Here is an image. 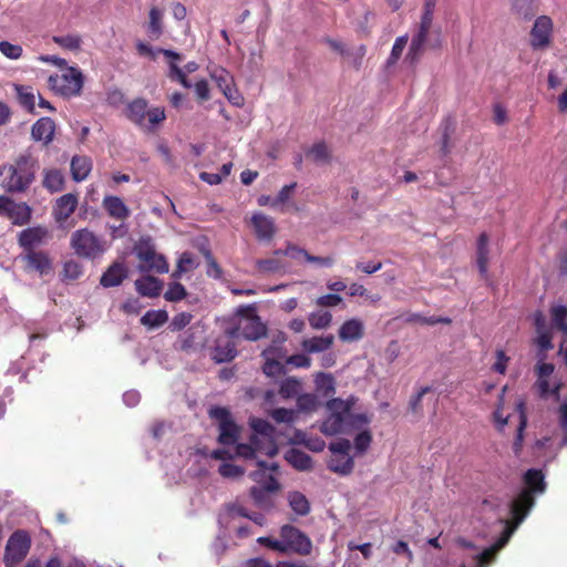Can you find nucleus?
<instances>
[{"label":"nucleus","mask_w":567,"mask_h":567,"mask_svg":"<svg viewBox=\"0 0 567 567\" xmlns=\"http://www.w3.org/2000/svg\"><path fill=\"white\" fill-rule=\"evenodd\" d=\"M39 168L38 158L32 148L28 147L11 164L0 165V185L7 193L21 194L27 192L35 181Z\"/></svg>","instance_id":"nucleus-1"},{"label":"nucleus","mask_w":567,"mask_h":567,"mask_svg":"<svg viewBox=\"0 0 567 567\" xmlns=\"http://www.w3.org/2000/svg\"><path fill=\"white\" fill-rule=\"evenodd\" d=\"M280 553H293L307 556L312 550V542L309 536L298 527L285 524L280 527Z\"/></svg>","instance_id":"nucleus-2"},{"label":"nucleus","mask_w":567,"mask_h":567,"mask_svg":"<svg viewBox=\"0 0 567 567\" xmlns=\"http://www.w3.org/2000/svg\"><path fill=\"white\" fill-rule=\"evenodd\" d=\"M208 415L218 423V442L223 445H234L239 436V426L234 421L229 409L214 405L208 410Z\"/></svg>","instance_id":"nucleus-3"},{"label":"nucleus","mask_w":567,"mask_h":567,"mask_svg":"<svg viewBox=\"0 0 567 567\" xmlns=\"http://www.w3.org/2000/svg\"><path fill=\"white\" fill-rule=\"evenodd\" d=\"M71 247L82 258L95 259L104 252L101 239L87 228L75 230L71 236Z\"/></svg>","instance_id":"nucleus-4"},{"label":"nucleus","mask_w":567,"mask_h":567,"mask_svg":"<svg viewBox=\"0 0 567 567\" xmlns=\"http://www.w3.org/2000/svg\"><path fill=\"white\" fill-rule=\"evenodd\" d=\"M52 87L62 96H79L84 84V75L76 66H68L61 75L50 76Z\"/></svg>","instance_id":"nucleus-5"},{"label":"nucleus","mask_w":567,"mask_h":567,"mask_svg":"<svg viewBox=\"0 0 567 567\" xmlns=\"http://www.w3.org/2000/svg\"><path fill=\"white\" fill-rule=\"evenodd\" d=\"M31 538L25 530L18 529L9 537L3 555V563L7 567H14L21 563L29 553Z\"/></svg>","instance_id":"nucleus-6"},{"label":"nucleus","mask_w":567,"mask_h":567,"mask_svg":"<svg viewBox=\"0 0 567 567\" xmlns=\"http://www.w3.org/2000/svg\"><path fill=\"white\" fill-rule=\"evenodd\" d=\"M252 305H243L237 309V313L244 316L246 312H251L244 322H241V337L248 341H257L267 337V326L261 321V318L254 312Z\"/></svg>","instance_id":"nucleus-7"},{"label":"nucleus","mask_w":567,"mask_h":567,"mask_svg":"<svg viewBox=\"0 0 567 567\" xmlns=\"http://www.w3.org/2000/svg\"><path fill=\"white\" fill-rule=\"evenodd\" d=\"M554 23L550 17L539 16L530 30V47L533 50H545L551 44Z\"/></svg>","instance_id":"nucleus-8"},{"label":"nucleus","mask_w":567,"mask_h":567,"mask_svg":"<svg viewBox=\"0 0 567 567\" xmlns=\"http://www.w3.org/2000/svg\"><path fill=\"white\" fill-rule=\"evenodd\" d=\"M536 498L528 495L527 492H519L511 502L509 512L512 515L513 525L507 526L505 530H514L527 517L530 509L534 507Z\"/></svg>","instance_id":"nucleus-9"},{"label":"nucleus","mask_w":567,"mask_h":567,"mask_svg":"<svg viewBox=\"0 0 567 567\" xmlns=\"http://www.w3.org/2000/svg\"><path fill=\"white\" fill-rule=\"evenodd\" d=\"M20 260L24 264L27 272H38L40 276H45L52 270V261L48 252L43 250H28L19 256Z\"/></svg>","instance_id":"nucleus-10"},{"label":"nucleus","mask_w":567,"mask_h":567,"mask_svg":"<svg viewBox=\"0 0 567 567\" xmlns=\"http://www.w3.org/2000/svg\"><path fill=\"white\" fill-rule=\"evenodd\" d=\"M280 484L278 480L272 475H267L265 482L261 485H254L249 489L250 497L259 508L271 507L269 494L279 491Z\"/></svg>","instance_id":"nucleus-11"},{"label":"nucleus","mask_w":567,"mask_h":567,"mask_svg":"<svg viewBox=\"0 0 567 567\" xmlns=\"http://www.w3.org/2000/svg\"><path fill=\"white\" fill-rule=\"evenodd\" d=\"M257 453H265L268 456H274L277 453V447L270 446L268 450H265L260 437H257L256 435H250L249 443H238L236 446L237 456L247 461L256 460Z\"/></svg>","instance_id":"nucleus-12"},{"label":"nucleus","mask_w":567,"mask_h":567,"mask_svg":"<svg viewBox=\"0 0 567 567\" xmlns=\"http://www.w3.org/2000/svg\"><path fill=\"white\" fill-rule=\"evenodd\" d=\"M128 277V269L124 261H114L100 278L103 288L118 287Z\"/></svg>","instance_id":"nucleus-13"},{"label":"nucleus","mask_w":567,"mask_h":567,"mask_svg":"<svg viewBox=\"0 0 567 567\" xmlns=\"http://www.w3.org/2000/svg\"><path fill=\"white\" fill-rule=\"evenodd\" d=\"M524 487L522 492H527L528 495H533L535 498L538 495L545 493L547 484L545 482V475L542 470L529 468L523 475Z\"/></svg>","instance_id":"nucleus-14"},{"label":"nucleus","mask_w":567,"mask_h":567,"mask_svg":"<svg viewBox=\"0 0 567 567\" xmlns=\"http://www.w3.org/2000/svg\"><path fill=\"white\" fill-rule=\"evenodd\" d=\"M55 133V123L51 117H40L31 127V138L34 142H42L43 145H49Z\"/></svg>","instance_id":"nucleus-15"},{"label":"nucleus","mask_w":567,"mask_h":567,"mask_svg":"<svg viewBox=\"0 0 567 567\" xmlns=\"http://www.w3.org/2000/svg\"><path fill=\"white\" fill-rule=\"evenodd\" d=\"M78 197L74 194H65L59 197L53 208V216L58 223L65 221L76 209Z\"/></svg>","instance_id":"nucleus-16"},{"label":"nucleus","mask_w":567,"mask_h":567,"mask_svg":"<svg viewBox=\"0 0 567 567\" xmlns=\"http://www.w3.org/2000/svg\"><path fill=\"white\" fill-rule=\"evenodd\" d=\"M135 290L142 297L156 298L163 289V281L154 276L146 275L135 280Z\"/></svg>","instance_id":"nucleus-17"},{"label":"nucleus","mask_w":567,"mask_h":567,"mask_svg":"<svg viewBox=\"0 0 567 567\" xmlns=\"http://www.w3.org/2000/svg\"><path fill=\"white\" fill-rule=\"evenodd\" d=\"M251 223L258 239L270 240L274 237L276 227L271 217L266 216L262 213H257L252 215Z\"/></svg>","instance_id":"nucleus-18"},{"label":"nucleus","mask_w":567,"mask_h":567,"mask_svg":"<svg viewBox=\"0 0 567 567\" xmlns=\"http://www.w3.org/2000/svg\"><path fill=\"white\" fill-rule=\"evenodd\" d=\"M429 32L430 29L419 27L416 34L412 38L409 52L405 58L411 65H415L422 56Z\"/></svg>","instance_id":"nucleus-19"},{"label":"nucleus","mask_w":567,"mask_h":567,"mask_svg":"<svg viewBox=\"0 0 567 567\" xmlns=\"http://www.w3.org/2000/svg\"><path fill=\"white\" fill-rule=\"evenodd\" d=\"M237 353L234 341L218 339L213 348L212 359L217 363H226L235 359Z\"/></svg>","instance_id":"nucleus-20"},{"label":"nucleus","mask_w":567,"mask_h":567,"mask_svg":"<svg viewBox=\"0 0 567 567\" xmlns=\"http://www.w3.org/2000/svg\"><path fill=\"white\" fill-rule=\"evenodd\" d=\"M45 230L41 227H30L20 231L18 236V243L23 249V252L28 250H35L34 247L41 244Z\"/></svg>","instance_id":"nucleus-21"},{"label":"nucleus","mask_w":567,"mask_h":567,"mask_svg":"<svg viewBox=\"0 0 567 567\" xmlns=\"http://www.w3.org/2000/svg\"><path fill=\"white\" fill-rule=\"evenodd\" d=\"M285 460L297 471L307 472L312 470V457L298 449H290L285 453Z\"/></svg>","instance_id":"nucleus-22"},{"label":"nucleus","mask_w":567,"mask_h":567,"mask_svg":"<svg viewBox=\"0 0 567 567\" xmlns=\"http://www.w3.org/2000/svg\"><path fill=\"white\" fill-rule=\"evenodd\" d=\"M71 175L72 179L80 183L89 176L92 171V161L85 155H74L71 159Z\"/></svg>","instance_id":"nucleus-23"},{"label":"nucleus","mask_w":567,"mask_h":567,"mask_svg":"<svg viewBox=\"0 0 567 567\" xmlns=\"http://www.w3.org/2000/svg\"><path fill=\"white\" fill-rule=\"evenodd\" d=\"M334 341L333 334L312 337L301 342V348L306 353H321L329 350Z\"/></svg>","instance_id":"nucleus-24"},{"label":"nucleus","mask_w":567,"mask_h":567,"mask_svg":"<svg viewBox=\"0 0 567 567\" xmlns=\"http://www.w3.org/2000/svg\"><path fill=\"white\" fill-rule=\"evenodd\" d=\"M103 207L111 217L116 219H125L131 213L124 202L113 195H107L103 198Z\"/></svg>","instance_id":"nucleus-25"},{"label":"nucleus","mask_w":567,"mask_h":567,"mask_svg":"<svg viewBox=\"0 0 567 567\" xmlns=\"http://www.w3.org/2000/svg\"><path fill=\"white\" fill-rule=\"evenodd\" d=\"M511 534L512 530H505L502 537L494 545L477 554L475 556L477 567H484L485 565L493 561L497 551L508 542Z\"/></svg>","instance_id":"nucleus-26"},{"label":"nucleus","mask_w":567,"mask_h":567,"mask_svg":"<svg viewBox=\"0 0 567 567\" xmlns=\"http://www.w3.org/2000/svg\"><path fill=\"white\" fill-rule=\"evenodd\" d=\"M488 240L489 238L486 233H482L477 239L476 262L482 277H486L488 270Z\"/></svg>","instance_id":"nucleus-27"},{"label":"nucleus","mask_w":567,"mask_h":567,"mask_svg":"<svg viewBox=\"0 0 567 567\" xmlns=\"http://www.w3.org/2000/svg\"><path fill=\"white\" fill-rule=\"evenodd\" d=\"M363 336V324L358 319L344 321L339 329V338L342 341L352 342L361 339Z\"/></svg>","instance_id":"nucleus-28"},{"label":"nucleus","mask_w":567,"mask_h":567,"mask_svg":"<svg viewBox=\"0 0 567 567\" xmlns=\"http://www.w3.org/2000/svg\"><path fill=\"white\" fill-rule=\"evenodd\" d=\"M147 112V101L143 97L134 99L128 103L126 117L138 126L144 124Z\"/></svg>","instance_id":"nucleus-29"},{"label":"nucleus","mask_w":567,"mask_h":567,"mask_svg":"<svg viewBox=\"0 0 567 567\" xmlns=\"http://www.w3.org/2000/svg\"><path fill=\"white\" fill-rule=\"evenodd\" d=\"M320 431L327 436L344 433L347 431V419L330 413L320 425Z\"/></svg>","instance_id":"nucleus-30"},{"label":"nucleus","mask_w":567,"mask_h":567,"mask_svg":"<svg viewBox=\"0 0 567 567\" xmlns=\"http://www.w3.org/2000/svg\"><path fill=\"white\" fill-rule=\"evenodd\" d=\"M288 504L292 512L298 516H307L310 511L311 506L308 501V498L298 491L289 492L287 495Z\"/></svg>","instance_id":"nucleus-31"},{"label":"nucleus","mask_w":567,"mask_h":567,"mask_svg":"<svg viewBox=\"0 0 567 567\" xmlns=\"http://www.w3.org/2000/svg\"><path fill=\"white\" fill-rule=\"evenodd\" d=\"M511 11L517 19L527 21L534 18L537 8L534 0H511Z\"/></svg>","instance_id":"nucleus-32"},{"label":"nucleus","mask_w":567,"mask_h":567,"mask_svg":"<svg viewBox=\"0 0 567 567\" xmlns=\"http://www.w3.org/2000/svg\"><path fill=\"white\" fill-rule=\"evenodd\" d=\"M250 427L254 431V433L251 435H256L257 437H259V435H260L262 437V439H260L261 441L265 440L268 443H270L271 446H275L274 437H275L276 430H275V426L270 422H268L267 420H264V419H252L250 421Z\"/></svg>","instance_id":"nucleus-33"},{"label":"nucleus","mask_w":567,"mask_h":567,"mask_svg":"<svg viewBox=\"0 0 567 567\" xmlns=\"http://www.w3.org/2000/svg\"><path fill=\"white\" fill-rule=\"evenodd\" d=\"M42 185L50 193L61 192L64 187V176L62 172L56 168L44 171Z\"/></svg>","instance_id":"nucleus-34"},{"label":"nucleus","mask_w":567,"mask_h":567,"mask_svg":"<svg viewBox=\"0 0 567 567\" xmlns=\"http://www.w3.org/2000/svg\"><path fill=\"white\" fill-rule=\"evenodd\" d=\"M440 130L442 132L441 151L446 155L451 152V137L456 130L455 118L453 116L444 117L440 124Z\"/></svg>","instance_id":"nucleus-35"},{"label":"nucleus","mask_w":567,"mask_h":567,"mask_svg":"<svg viewBox=\"0 0 567 567\" xmlns=\"http://www.w3.org/2000/svg\"><path fill=\"white\" fill-rule=\"evenodd\" d=\"M306 156L317 165L330 162L331 153L324 142H317L306 151Z\"/></svg>","instance_id":"nucleus-36"},{"label":"nucleus","mask_w":567,"mask_h":567,"mask_svg":"<svg viewBox=\"0 0 567 567\" xmlns=\"http://www.w3.org/2000/svg\"><path fill=\"white\" fill-rule=\"evenodd\" d=\"M31 207L27 203H13L8 217L18 226L25 225L31 219Z\"/></svg>","instance_id":"nucleus-37"},{"label":"nucleus","mask_w":567,"mask_h":567,"mask_svg":"<svg viewBox=\"0 0 567 567\" xmlns=\"http://www.w3.org/2000/svg\"><path fill=\"white\" fill-rule=\"evenodd\" d=\"M287 341V336L282 331H278L277 334L274 336L271 344L265 348L261 351V357H277L285 358L286 349L284 348V343Z\"/></svg>","instance_id":"nucleus-38"},{"label":"nucleus","mask_w":567,"mask_h":567,"mask_svg":"<svg viewBox=\"0 0 567 567\" xmlns=\"http://www.w3.org/2000/svg\"><path fill=\"white\" fill-rule=\"evenodd\" d=\"M155 245L152 237H142L134 246L135 256L142 261H151L155 257Z\"/></svg>","instance_id":"nucleus-39"},{"label":"nucleus","mask_w":567,"mask_h":567,"mask_svg":"<svg viewBox=\"0 0 567 567\" xmlns=\"http://www.w3.org/2000/svg\"><path fill=\"white\" fill-rule=\"evenodd\" d=\"M354 402L355 400L353 396H350L347 400L336 398L327 402V409L330 411L331 414H337L347 419Z\"/></svg>","instance_id":"nucleus-40"},{"label":"nucleus","mask_w":567,"mask_h":567,"mask_svg":"<svg viewBox=\"0 0 567 567\" xmlns=\"http://www.w3.org/2000/svg\"><path fill=\"white\" fill-rule=\"evenodd\" d=\"M167 320L168 313L166 310H148L142 316L141 323L151 329H155L163 326Z\"/></svg>","instance_id":"nucleus-41"},{"label":"nucleus","mask_w":567,"mask_h":567,"mask_svg":"<svg viewBox=\"0 0 567 567\" xmlns=\"http://www.w3.org/2000/svg\"><path fill=\"white\" fill-rule=\"evenodd\" d=\"M516 410L518 412V415H519V424L517 426V434H516V439L514 441V444H513V449H514V452L516 454H518L522 450V446H523V433H524V430L526 429L527 426V415H526V412H525V402L524 401H519L516 403Z\"/></svg>","instance_id":"nucleus-42"},{"label":"nucleus","mask_w":567,"mask_h":567,"mask_svg":"<svg viewBox=\"0 0 567 567\" xmlns=\"http://www.w3.org/2000/svg\"><path fill=\"white\" fill-rule=\"evenodd\" d=\"M354 461L352 456H336L330 460L328 468L340 475H348L352 472Z\"/></svg>","instance_id":"nucleus-43"},{"label":"nucleus","mask_w":567,"mask_h":567,"mask_svg":"<svg viewBox=\"0 0 567 567\" xmlns=\"http://www.w3.org/2000/svg\"><path fill=\"white\" fill-rule=\"evenodd\" d=\"M316 388L324 396H330L336 392V382L331 373L319 372L315 378Z\"/></svg>","instance_id":"nucleus-44"},{"label":"nucleus","mask_w":567,"mask_h":567,"mask_svg":"<svg viewBox=\"0 0 567 567\" xmlns=\"http://www.w3.org/2000/svg\"><path fill=\"white\" fill-rule=\"evenodd\" d=\"M138 270L142 272L154 270L157 274H166L168 272V264L162 254L155 251V257L151 258V261H146V266L140 265Z\"/></svg>","instance_id":"nucleus-45"},{"label":"nucleus","mask_w":567,"mask_h":567,"mask_svg":"<svg viewBox=\"0 0 567 567\" xmlns=\"http://www.w3.org/2000/svg\"><path fill=\"white\" fill-rule=\"evenodd\" d=\"M265 362L262 364V373L266 377L274 378L277 375L286 374V368L282 363H280L276 358L277 357H262Z\"/></svg>","instance_id":"nucleus-46"},{"label":"nucleus","mask_w":567,"mask_h":567,"mask_svg":"<svg viewBox=\"0 0 567 567\" xmlns=\"http://www.w3.org/2000/svg\"><path fill=\"white\" fill-rule=\"evenodd\" d=\"M300 381L296 378L289 377L281 381L279 385V394L284 399L295 398L300 390Z\"/></svg>","instance_id":"nucleus-47"},{"label":"nucleus","mask_w":567,"mask_h":567,"mask_svg":"<svg viewBox=\"0 0 567 567\" xmlns=\"http://www.w3.org/2000/svg\"><path fill=\"white\" fill-rule=\"evenodd\" d=\"M210 76L217 83L223 93L233 86V76L224 68L215 69L210 73Z\"/></svg>","instance_id":"nucleus-48"},{"label":"nucleus","mask_w":567,"mask_h":567,"mask_svg":"<svg viewBox=\"0 0 567 567\" xmlns=\"http://www.w3.org/2000/svg\"><path fill=\"white\" fill-rule=\"evenodd\" d=\"M53 42L63 49L76 51L81 48L82 40L76 34L54 35Z\"/></svg>","instance_id":"nucleus-49"},{"label":"nucleus","mask_w":567,"mask_h":567,"mask_svg":"<svg viewBox=\"0 0 567 567\" xmlns=\"http://www.w3.org/2000/svg\"><path fill=\"white\" fill-rule=\"evenodd\" d=\"M308 320L311 328L320 330L329 327L332 316L329 311H315L309 315Z\"/></svg>","instance_id":"nucleus-50"},{"label":"nucleus","mask_w":567,"mask_h":567,"mask_svg":"<svg viewBox=\"0 0 567 567\" xmlns=\"http://www.w3.org/2000/svg\"><path fill=\"white\" fill-rule=\"evenodd\" d=\"M320 402L316 394L303 393L297 398V408L302 412H312L318 409Z\"/></svg>","instance_id":"nucleus-51"},{"label":"nucleus","mask_w":567,"mask_h":567,"mask_svg":"<svg viewBox=\"0 0 567 567\" xmlns=\"http://www.w3.org/2000/svg\"><path fill=\"white\" fill-rule=\"evenodd\" d=\"M187 296L186 288L178 281L171 282L164 293V299L168 302H178Z\"/></svg>","instance_id":"nucleus-52"},{"label":"nucleus","mask_w":567,"mask_h":567,"mask_svg":"<svg viewBox=\"0 0 567 567\" xmlns=\"http://www.w3.org/2000/svg\"><path fill=\"white\" fill-rule=\"evenodd\" d=\"M19 103L30 113H34V94L23 85H16Z\"/></svg>","instance_id":"nucleus-53"},{"label":"nucleus","mask_w":567,"mask_h":567,"mask_svg":"<svg viewBox=\"0 0 567 567\" xmlns=\"http://www.w3.org/2000/svg\"><path fill=\"white\" fill-rule=\"evenodd\" d=\"M551 322L555 328L567 333V308L556 306L551 309Z\"/></svg>","instance_id":"nucleus-54"},{"label":"nucleus","mask_w":567,"mask_h":567,"mask_svg":"<svg viewBox=\"0 0 567 567\" xmlns=\"http://www.w3.org/2000/svg\"><path fill=\"white\" fill-rule=\"evenodd\" d=\"M83 274V267L75 260H68L63 264L62 280H75Z\"/></svg>","instance_id":"nucleus-55"},{"label":"nucleus","mask_w":567,"mask_h":567,"mask_svg":"<svg viewBox=\"0 0 567 567\" xmlns=\"http://www.w3.org/2000/svg\"><path fill=\"white\" fill-rule=\"evenodd\" d=\"M435 7H436V0H424L421 21H420L419 27L431 29Z\"/></svg>","instance_id":"nucleus-56"},{"label":"nucleus","mask_w":567,"mask_h":567,"mask_svg":"<svg viewBox=\"0 0 567 567\" xmlns=\"http://www.w3.org/2000/svg\"><path fill=\"white\" fill-rule=\"evenodd\" d=\"M162 11L155 7L150 10V23L148 32L154 35H161L163 32L162 28Z\"/></svg>","instance_id":"nucleus-57"},{"label":"nucleus","mask_w":567,"mask_h":567,"mask_svg":"<svg viewBox=\"0 0 567 567\" xmlns=\"http://www.w3.org/2000/svg\"><path fill=\"white\" fill-rule=\"evenodd\" d=\"M413 322H419L421 324H427V326H435L437 323H444V324H451L452 319L449 317H441V316H431V317H423L421 315H413L412 318L409 319Z\"/></svg>","instance_id":"nucleus-58"},{"label":"nucleus","mask_w":567,"mask_h":567,"mask_svg":"<svg viewBox=\"0 0 567 567\" xmlns=\"http://www.w3.org/2000/svg\"><path fill=\"white\" fill-rule=\"evenodd\" d=\"M271 416L277 423L291 424L295 422L296 413L291 409L277 408L272 411Z\"/></svg>","instance_id":"nucleus-59"},{"label":"nucleus","mask_w":567,"mask_h":567,"mask_svg":"<svg viewBox=\"0 0 567 567\" xmlns=\"http://www.w3.org/2000/svg\"><path fill=\"white\" fill-rule=\"evenodd\" d=\"M0 52L9 59L17 60L22 55L23 50L18 44H12L9 41H1Z\"/></svg>","instance_id":"nucleus-60"},{"label":"nucleus","mask_w":567,"mask_h":567,"mask_svg":"<svg viewBox=\"0 0 567 567\" xmlns=\"http://www.w3.org/2000/svg\"><path fill=\"white\" fill-rule=\"evenodd\" d=\"M297 187V183L293 182L291 184H288V185H285L278 193L277 197L274 198L272 203H271V207H277L279 205H282V204H286L290 196H291V193L296 189Z\"/></svg>","instance_id":"nucleus-61"},{"label":"nucleus","mask_w":567,"mask_h":567,"mask_svg":"<svg viewBox=\"0 0 567 567\" xmlns=\"http://www.w3.org/2000/svg\"><path fill=\"white\" fill-rule=\"evenodd\" d=\"M219 474L226 478H236L244 474V470L231 463H223L218 468Z\"/></svg>","instance_id":"nucleus-62"},{"label":"nucleus","mask_w":567,"mask_h":567,"mask_svg":"<svg viewBox=\"0 0 567 567\" xmlns=\"http://www.w3.org/2000/svg\"><path fill=\"white\" fill-rule=\"evenodd\" d=\"M193 316L188 312H181L174 316L169 323L172 331H179L190 323Z\"/></svg>","instance_id":"nucleus-63"},{"label":"nucleus","mask_w":567,"mask_h":567,"mask_svg":"<svg viewBox=\"0 0 567 567\" xmlns=\"http://www.w3.org/2000/svg\"><path fill=\"white\" fill-rule=\"evenodd\" d=\"M286 363L296 368H309L311 365V359L306 353H297L289 355L286 359Z\"/></svg>","instance_id":"nucleus-64"}]
</instances>
